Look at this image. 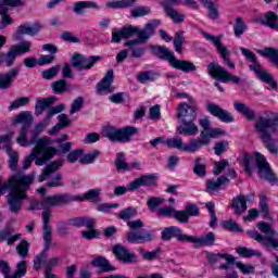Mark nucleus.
<instances>
[{"instance_id":"obj_9","label":"nucleus","mask_w":278,"mask_h":278,"mask_svg":"<svg viewBox=\"0 0 278 278\" xmlns=\"http://www.w3.org/2000/svg\"><path fill=\"white\" fill-rule=\"evenodd\" d=\"M127 225L131 229L127 235V241L131 244H136V242H151L155 238L153 231H138V229L144 227V223L141 219L130 220Z\"/></svg>"},{"instance_id":"obj_58","label":"nucleus","mask_w":278,"mask_h":278,"mask_svg":"<svg viewBox=\"0 0 278 278\" xmlns=\"http://www.w3.org/2000/svg\"><path fill=\"white\" fill-rule=\"evenodd\" d=\"M236 266L239 268L242 275H253L255 273V267L253 265L237 262Z\"/></svg>"},{"instance_id":"obj_52","label":"nucleus","mask_w":278,"mask_h":278,"mask_svg":"<svg viewBox=\"0 0 278 278\" xmlns=\"http://www.w3.org/2000/svg\"><path fill=\"white\" fill-rule=\"evenodd\" d=\"M203 5L208 10V16L212 18V21H216L218 18V7L214 4L211 0L206 2H202Z\"/></svg>"},{"instance_id":"obj_18","label":"nucleus","mask_w":278,"mask_h":278,"mask_svg":"<svg viewBox=\"0 0 278 278\" xmlns=\"http://www.w3.org/2000/svg\"><path fill=\"white\" fill-rule=\"evenodd\" d=\"M206 110L212 116L222 121V123H233V115L228 113L227 110L218 106V104L208 103Z\"/></svg>"},{"instance_id":"obj_60","label":"nucleus","mask_w":278,"mask_h":278,"mask_svg":"<svg viewBox=\"0 0 278 278\" xmlns=\"http://www.w3.org/2000/svg\"><path fill=\"white\" fill-rule=\"evenodd\" d=\"M16 251L21 257H27L29 253V242L27 240H22L20 244L16 247Z\"/></svg>"},{"instance_id":"obj_59","label":"nucleus","mask_w":278,"mask_h":278,"mask_svg":"<svg viewBox=\"0 0 278 278\" xmlns=\"http://www.w3.org/2000/svg\"><path fill=\"white\" fill-rule=\"evenodd\" d=\"M91 266L99 268L98 273H105V257L97 256L91 261Z\"/></svg>"},{"instance_id":"obj_8","label":"nucleus","mask_w":278,"mask_h":278,"mask_svg":"<svg viewBox=\"0 0 278 278\" xmlns=\"http://www.w3.org/2000/svg\"><path fill=\"white\" fill-rule=\"evenodd\" d=\"M71 201V195L63 194H54L47 195L41 201L33 200L29 206V210H43L42 212L49 211L52 214L51 207H60L62 205H68Z\"/></svg>"},{"instance_id":"obj_38","label":"nucleus","mask_w":278,"mask_h":278,"mask_svg":"<svg viewBox=\"0 0 278 278\" xmlns=\"http://www.w3.org/2000/svg\"><path fill=\"white\" fill-rule=\"evenodd\" d=\"M217 52L219 53L220 58H223L224 62L227 64L228 68H236V64L231 62V51L224 46L223 43L216 48Z\"/></svg>"},{"instance_id":"obj_16","label":"nucleus","mask_w":278,"mask_h":278,"mask_svg":"<svg viewBox=\"0 0 278 278\" xmlns=\"http://www.w3.org/2000/svg\"><path fill=\"white\" fill-rule=\"evenodd\" d=\"M31 51V42L23 41L14 45L8 51V64L16 61L17 55H23L24 53H29Z\"/></svg>"},{"instance_id":"obj_1","label":"nucleus","mask_w":278,"mask_h":278,"mask_svg":"<svg viewBox=\"0 0 278 278\" xmlns=\"http://www.w3.org/2000/svg\"><path fill=\"white\" fill-rule=\"evenodd\" d=\"M199 125L203 129L200 134V138L191 139L188 144L184 143L181 137L169 138L165 142L166 147L169 149H178V151H187V153H197L201 147H207V144H210L211 138H218L227 134V130L222 128H212L210 117L199 119Z\"/></svg>"},{"instance_id":"obj_56","label":"nucleus","mask_w":278,"mask_h":278,"mask_svg":"<svg viewBox=\"0 0 278 278\" xmlns=\"http://www.w3.org/2000/svg\"><path fill=\"white\" fill-rule=\"evenodd\" d=\"M177 210H175V207L173 206H163L159 210H156V214L157 216H165L166 218H170V217H175V212Z\"/></svg>"},{"instance_id":"obj_64","label":"nucleus","mask_w":278,"mask_h":278,"mask_svg":"<svg viewBox=\"0 0 278 278\" xmlns=\"http://www.w3.org/2000/svg\"><path fill=\"white\" fill-rule=\"evenodd\" d=\"M137 212L134 207H127L119 212V218L122 220H129V218H134L136 216Z\"/></svg>"},{"instance_id":"obj_25","label":"nucleus","mask_w":278,"mask_h":278,"mask_svg":"<svg viewBox=\"0 0 278 278\" xmlns=\"http://www.w3.org/2000/svg\"><path fill=\"white\" fill-rule=\"evenodd\" d=\"M251 201L249 195L239 194L232 199V210H235V214L237 216H242L244 212H247L248 206L247 203Z\"/></svg>"},{"instance_id":"obj_20","label":"nucleus","mask_w":278,"mask_h":278,"mask_svg":"<svg viewBox=\"0 0 278 278\" xmlns=\"http://www.w3.org/2000/svg\"><path fill=\"white\" fill-rule=\"evenodd\" d=\"M155 184H157V176L155 174L143 175L131 181L128 186V190H138L141 186L153 187Z\"/></svg>"},{"instance_id":"obj_54","label":"nucleus","mask_w":278,"mask_h":278,"mask_svg":"<svg viewBox=\"0 0 278 278\" xmlns=\"http://www.w3.org/2000/svg\"><path fill=\"white\" fill-rule=\"evenodd\" d=\"M130 14L135 18H138L140 16H147L148 14H151V8H149V7H136L135 9H131Z\"/></svg>"},{"instance_id":"obj_40","label":"nucleus","mask_w":278,"mask_h":278,"mask_svg":"<svg viewBox=\"0 0 278 278\" xmlns=\"http://www.w3.org/2000/svg\"><path fill=\"white\" fill-rule=\"evenodd\" d=\"M17 177H34V179H36V176H34V174H30V175L17 174V175L11 177L8 182H4V184L0 182L1 194H3L5 192V190H9V188L11 190L10 194L14 193V181H12V180L16 179Z\"/></svg>"},{"instance_id":"obj_6","label":"nucleus","mask_w":278,"mask_h":278,"mask_svg":"<svg viewBox=\"0 0 278 278\" xmlns=\"http://www.w3.org/2000/svg\"><path fill=\"white\" fill-rule=\"evenodd\" d=\"M257 229L262 231L266 237H263L257 230H248L247 235L252 240H255L263 247H271V249H278V232L273 228V224L266 222H260L256 225Z\"/></svg>"},{"instance_id":"obj_14","label":"nucleus","mask_w":278,"mask_h":278,"mask_svg":"<svg viewBox=\"0 0 278 278\" xmlns=\"http://www.w3.org/2000/svg\"><path fill=\"white\" fill-rule=\"evenodd\" d=\"M12 268L10 264L5 261H0V273L4 275V278H22L27 275V262L21 261L17 266L16 270L13 274H10Z\"/></svg>"},{"instance_id":"obj_23","label":"nucleus","mask_w":278,"mask_h":278,"mask_svg":"<svg viewBox=\"0 0 278 278\" xmlns=\"http://www.w3.org/2000/svg\"><path fill=\"white\" fill-rule=\"evenodd\" d=\"M41 220L43 223V240L46 242L47 249L51 247L52 230H51V213L49 211L41 213Z\"/></svg>"},{"instance_id":"obj_34","label":"nucleus","mask_w":278,"mask_h":278,"mask_svg":"<svg viewBox=\"0 0 278 278\" xmlns=\"http://www.w3.org/2000/svg\"><path fill=\"white\" fill-rule=\"evenodd\" d=\"M74 201H92L93 203H99L101 201V190L99 189H91L87 191L84 197L76 195Z\"/></svg>"},{"instance_id":"obj_26","label":"nucleus","mask_w":278,"mask_h":278,"mask_svg":"<svg viewBox=\"0 0 278 278\" xmlns=\"http://www.w3.org/2000/svg\"><path fill=\"white\" fill-rule=\"evenodd\" d=\"M138 34V27L128 26L124 27L121 30H113L111 42H121L123 38H134Z\"/></svg>"},{"instance_id":"obj_50","label":"nucleus","mask_w":278,"mask_h":278,"mask_svg":"<svg viewBox=\"0 0 278 278\" xmlns=\"http://www.w3.org/2000/svg\"><path fill=\"white\" fill-rule=\"evenodd\" d=\"M222 227H224L228 231H236L238 233H242V231H244L242 230V227H240V225L233 219L222 222Z\"/></svg>"},{"instance_id":"obj_43","label":"nucleus","mask_w":278,"mask_h":278,"mask_svg":"<svg viewBox=\"0 0 278 278\" xmlns=\"http://www.w3.org/2000/svg\"><path fill=\"white\" fill-rule=\"evenodd\" d=\"M157 77H160V74L151 71L140 72L137 75V79L140 84H149V81H154V79H157Z\"/></svg>"},{"instance_id":"obj_39","label":"nucleus","mask_w":278,"mask_h":278,"mask_svg":"<svg viewBox=\"0 0 278 278\" xmlns=\"http://www.w3.org/2000/svg\"><path fill=\"white\" fill-rule=\"evenodd\" d=\"M55 103V98H42L39 99L36 103V114L40 115L45 112V110H48V108H51Z\"/></svg>"},{"instance_id":"obj_12","label":"nucleus","mask_w":278,"mask_h":278,"mask_svg":"<svg viewBox=\"0 0 278 278\" xmlns=\"http://www.w3.org/2000/svg\"><path fill=\"white\" fill-rule=\"evenodd\" d=\"M255 160L261 179H266V181H278L277 177H275V174L273 173V169L270 168V164H268V161H266V156L256 152Z\"/></svg>"},{"instance_id":"obj_47","label":"nucleus","mask_w":278,"mask_h":278,"mask_svg":"<svg viewBox=\"0 0 278 278\" xmlns=\"http://www.w3.org/2000/svg\"><path fill=\"white\" fill-rule=\"evenodd\" d=\"M13 77H16V72L1 74L0 75V89L4 90L5 88H10V84H12Z\"/></svg>"},{"instance_id":"obj_55","label":"nucleus","mask_w":278,"mask_h":278,"mask_svg":"<svg viewBox=\"0 0 278 278\" xmlns=\"http://www.w3.org/2000/svg\"><path fill=\"white\" fill-rule=\"evenodd\" d=\"M214 202L206 203V208L211 214L210 227H212L213 229H215L216 225H218V218L216 217V211L214 210Z\"/></svg>"},{"instance_id":"obj_33","label":"nucleus","mask_w":278,"mask_h":278,"mask_svg":"<svg viewBox=\"0 0 278 278\" xmlns=\"http://www.w3.org/2000/svg\"><path fill=\"white\" fill-rule=\"evenodd\" d=\"M257 53L258 55H262V58H268L275 68H278V48H264L262 50H257Z\"/></svg>"},{"instance_id":"obj_42","label":"nucleus","mask_w":278,"mask_h":278,"mask_svg":"<svg viewBox=\"0 0 278 278\" xmlns=\"http://www.w3.org/2000/svg\"><path fill=\"white\" fill-rule=\"evenodd\" d=\"M14 125H18L23 123L24 125L27 126V129H29V125L34 123V117L29 112H22L17 116L14 117L13 119Z\"/></svg>"},{"instance_id":"obj_19","label":"nucleus","mask_w":278,"mask_h":278,"mask_svg":"<svg viewBox=\"0 0 278 278\" xmlns=\"http://www.w3.org/2000/svg\"><path fill=\"white\" fill-rule=\"evenodd\" d=\"M172 238H177L179 242H188L190 236L181 233L177 226L167 227L161 232V240L168 241Z\"/></svg>"},{"instance_id":"obj_51","label":"nucleus","mask_w":278,"mask_h":278,"mask_svg":"<svg viewBox=\"0 0 278 278\" xmlns=\"http://www.w3.org/2000/svg\"><path fill=\"white\" fill-rule=\"evenodd\" d=\"M139 253H140L142 260H147V261L151 262L152 260H157V257H160V253H162V251L160 249H157V250L150 252L144 249H139Z\"/></svg>"},{"instance_id":"obj_5","label":"nucleus","mask_w":278,"mask_h":278,"mask_svg":"<svg viewBox=\"0 0 278 278\" xmlns=\"http://www.w3.org/2000/svg\"><path fill=\"white\" fill-rule=\"evenodd\" d=\"M13 193L9 194L8 204L14 214L21 212L22 200L25 199V190H29V186L34 184V177L18 176L13 180Z\"/></svg>"},{"instance_id":"obj_29","label":"nucleus","mask_w":278,"mask_h":278,"mask_svg":"<svg viewBox=\"0 0 278 278\" xmlns=\"http://www.w3.org/2000/svg\"><path fill=\"white\" fill-rule=\"evenodd\" d=\"M239 49L241 51V55H243V58H245V60H249V62L251 63V71H262V64H260V61H257V55H255L253 51L244 47H241Z\"/></svg>"},{"instance_id":"obj_32","label":"nucleus","mask_w":278,"mask_h":278,"mask_svg":"<svg viewBox=\"0 0 278 278\" xmlns=\"http://www.w3.org/2000/svg\"><path fill=\"white\" fill-rule=\"evenodd\" d=\"M260 23L278 31V15L273 11L266 12L264 16L260 18Z\"/></svg>"},{"instance_id":"obj_4","label":"nucleus","mask_w":278,"mask_h":278,"mask_svg":"<svg viewBox=\"0 0 278 278\" xmlns=\"http://www.w3.org/2000/svg\"><path fill=\"white\" fill-rule=\"evenodd\" d=\"M58 153V149L51 147V139L48 137L40 138L31 153L24 160L23 168L27 170L35 160L36 166H45L47 160H51Z\"/></svg>"},{"instance_id":"obj_13","label":"nucleus","mask_w":278,"mask_h":278,"mask_svg":"<svg viewBox=\"0 0 278 278\" xmlns=\"http://www.w3.org/2000/svg\"><path fill=\"white\" fill-rule=\"evenodd\" d=\"M160 27V21L154 20L150 23H148L144 27V29H139L137 31V36L139 39L129 40L126 45H140V42H146L155 34V29Z\"/></svg>"},{"instance_id":"obj_44","label":"nucleus","mask_w":278,"mask_h":278,"mask_svg":"<svg viewBox=\"0 0 278 278\" xmlns=\"http://www.w3.org/2000/svg\"><path fill=\"white\" fill-rule=\"evenodd\" d=\"M115 165L117 170H131L129 163H127V159L123 152H118L116 154Z\"/></svg>"},{"instance_id":"obj_31","label":"nucleus","mask_w":278,"mask_h":278,"mask_svg":"<svg viewBox=\"0 0 278 278\" xmlns=\"http://www.w3.org/2000/svg\"><path fill=\"white\" fill-rule=\"evenodd\" d=\"M62 166H64V161H62V160L53 161L52 163L47 165L38 178L39 181H45V180L49 179V177H51V175H53V173H55V170H58L59 168H62Z\"/></svg>"},{"instance_id":"obj_30","label":"nucleus","mask_w":278,"mask_h":278,"mask_svg":"<svg viewBox=\"0 0 278 278\" xmlns=\"http://www.w3.org/2000/svg\"><path fill=\"white\" fill-rule=\"evenodd\" d=\"M239 49L241 51V55H243V58H245V60H249V62L251 63V71H262V64H260V61H257V55H255L253 51L244 47H241Z\"/></svg>"},{"instance_id":"obj_46","label":"nucleus","mask_w":278,"mask_h":278,"mask_svg":"<svg viewBox=\"0 0 278 278\" xmlns=\"http://www.w3.org/2000/svg\"><path fill=\"white\" fill-rule=\"evenodd\" d=\"M237 253H238L241 257H260V256L262 255V252H260V251H257V250L244 248V247L238 248V249H237Z\"/></svg>"},{"instance_id":"obj_41","label":"nucleus","mask_w":278,"mask_h":278,"mask_svg":"<svg viewBox=\"0 0 278 278\" xmlns=\"http://www.w3.org/2000/svg\"><path fill=\"white\" fill-rule=\"evenodd\" d=\"M193 173L197 177H205L207 175V165L203 163V159L198 157L194 160Z\"/></svg>"},{"instance_id":"obj_37","label":"nucleus","mask_w":278,"mask_h":278,"mask_svg":"<svg viewBox=\"0 0 278 278\" xmlns=\"http://www.w3.org/2000/svg\"><path fill=\"white\" fill-rule=\"evenodd\" d=\"M232 29L236 38H242V35L244 34V31H247V29H249V27L247 26L244 18L238 16L235 18Z\"/></svg>"},{"instance_id":"obj_45","label":"nucleus","mask_w":278,"mask_h":278,"mask_svg":"<svg viewBox=\"0 0 278 278\" xmlns=\"http://www.w3.org/2000/svg\"><path fill=\"white\" fill-rule=\"evenodd\" d=\"M136 3V0H115L106 3L108 8L116 10L118 8H131Z\"/></svg>"},{"instance_id":"obj_21","label":"nucleus","mask_w":278,"mask_h":278,"mask_svg":"<svg viewBox=\"0 0 278 278\" xmlns=\"http://www.w3.org/2000/svg\"><path fill=\"white\" fill-rule=\"evenodd\" d=\"M113 253L117 260H119V262H124V264H136V254L121 244H117L113 248Z\"/></svg>"},{"instance_id":"obj_2","label":"nucleus","mask_w":278,"mask_h":278,"mask_svg":"<svg viewBox=\"0 0 278 278\" xmlns=\"http://www.w3.org/2000/svg\"><path fill=\"white\" fill-rule=\"evenodd\" d=\"M266 117H258L255 129L258 138L262 140L263 144L271 155H278V147L273 139L271 134L278 136V114L275 112H267Z\"/></svg>"},{"instance_id":"obj_63","label":"nucleus","mask_w":278,"mask_h":278,"mask_svg":"<svg viewBox=\"0 0 278 278\" xmlns=\"http://www.w3.org/2000/svg\"><path fill=\"white\" fill-rule=\"evenodd\" d=\"M0 16H2V23H0V29H5L7 25H12V17L8 15L7 8L0 11Z\"/></svg>"},{"instance_id":"obj_17","label":"nucleus","mask_w":278,"mask_h":278,"mask_svg":"<svg viewBox=\"0 0 278 278\" xmlns=\"http://www.w3.org/2000/svg\"><path fill=\"white\" fill-rule=\"evenodd\" d=\"M223 173H225V175H227V177H230L231 179H236V177H238V174H236V169L231 167L229 161L225 159L215 162V165L213 167V175H215V177H218V175H223Z\"/></svg>"},{"instance_id":"obj_62","label":"nucleus","mask_w":278,"mask_h":278,"mask_svg":"<svg viewBox=\"0 0 278 278\" xmlns=\"http://www.w3.org/2000/svg\"><path fill=\"white\" fill-rule=\"evenodd\" d=\"M83 156H84V150L81 149L74 150L67 154V161L71 164H75V162H77V160H81Z\"/></svg>"},{"instance_id":"obj_36","label":"nucleus","mask_w":278,"mask_h":278,"mask_svg":"<svg viewBox=\"0 0 278 278\" xmlns=\"http://www.w3.org/2000/svg\"><path fill=\"white\" fill-rule=\"evenodd\" d=\"M255 75L260 81H263V84H267V86H270L273 90H277V81L275 78H273V75H270L266 71H255Z\"/></svg>"},{"instance_id":"obj_11","label":"nucleus","mask_w":278,"mask_h":278,"mask_svg":"<svg viewBox=\"0 0 278 278\" xmlns=\"http://www.w3.org/2000/svg\"><path fill=\"white\" fill-rule=\"evenodd\" d=\"M101 60H103V58L99 55L86 56V54L76 52L72 55L70 64L73 68H77V71H90V68H92L97 62H101Z\"/></svg>"},{"instance_id":"obj_27","label":"nucleus","mask_w":278,"mask_h":278,"mask_svg":"<svg viewBox=\"0 0 278 278\" xmlns=\"http://www.w3.org/2000/svg\"><path fill=\"white\" fill-rule=\"evenodd\" d=\"M188 242H193V244H199L200 247H212L216 242V236L214 232H208L204 237L189 236Z\"/></svg>"},{"instance_id":"obj_15","label":"nucleus","mask_w":278,"mask_h":278,"mask_svg":"<svg viewBox=\"0 0 278 278\" xmlns=\"http://www.w3.org/2000/svg\"><path fill=\"white\" fill-rule=\"evenodd\" d=\"M208 75L216 81H222V84H229L231 81L236 86H242L244 84V79L238 76H233L231 73L227 71H210Z\"/></svg>"},{"instance_id":"obj_22","label":"nucleus","mask_w":278,"mask_h":278,"mask_svg":"<svg viewBox=\"0 0 278 278\" xmlns=\"http://www.w3.org/2000/svg\"><path fill=\"white\" fill-rule=\"evenodd\" d=\"M177 3H179V0H166L164 4V10L167 16H169V18H172L174 23L179 24L186 21V15L170 7V5H177Z\"/></svg>"},{"instance_id":"obj_24","label":"nucleus","mask_w":278,"mask_h":278,"mask_svg":"<svg viewBox=\"0 0 278 278\" xmlns=\"http://www.w3.org/2000/svg\"><path fill=\"white\" fill-rule=\"evenodd\" d=\"M42 29L40 24H34L33 26L29 25H21L18 26L15 35L13 36L14 40H21L23 36H36Z\"/></svg>"},{"instance_id":"obj_53","label":"nucleus","mask_w":278,"mask_h":278,"mask_svg":"<svg viewBox=\"0 0 278 278\" xmlns=\"http://www.w3.org/2000/svg\"><path fill=\"white\" fill-rule=\"evenodd\" d=\"M223 260L226 261V263H223L219 265V270H229L233 267V264H237L236 257L231 254H224Z\"/></svg>"},{"instance_id":"obj_10","label":"nucleus","mask_w":278,"mask_h":278,"mask_svg":"<svg viewBox=\"0 0 278 278\" xmlns=\"http://www.w3.org/2000/svg\"><path fill=\"white\" fill-rule=\"evenodd\" d=\"M136 134H138V128L132 126L116 129V127L108 124L105 127V137L109 138L111 142H129Z\"/></svg>"},{"instance_id":"obj_49","label":"nucleus","mask_w":278,"mask_h":278,"mask_svg":"<svg viewBox=\"0 0 278 278\" xmlns=\"http://www.w3.org/2000/svg\"><path fill=\"white\" fill-rule=\"evenodd\" d=\"M86 8H99V5H97V3L92 2V1H80V2H76L74 4V12L76 14H81V12H84V10H86Z\"/></svg>"},{"instance_id":"obj_61","label":"nucleus","mask_w":278,"mask_h":278,"mask_svg":"<svg viewBox=\"0 0 278 278\" xmlns=\"http://www.w3.org/2000/svg\"><path fill=\"white\" fill-rule=\"evenodd\" d=\"M229 149V141H219L214 146L215 155H223Z\"/></svg>"},{"instance_id":"obj_28","label":"nucleus","mask_w":278,"mask_h":278,"mask_svg":"<svg viewBox=\"0 0 278 278\" xmlns=\"http://www.w3.org/2000/svg\"><path fill=\"white\" fill-rule=\"evenodd\" d=\"M225 184H229V178H227V176H219L216 180L207 179L206 192H208V194H214V192H218L220 186H225Z\"/></svg>"},{"instance_id":"obj_7","label":"nucleus","mask_w":278,"mask_h":278,"mask_svg":"<svg viewBox=\"0 0 278 278\" xmlns=\"http://www.w3.org/2000/svg\"><path fill=\"white\" fill-rule=\"evenodd\" d=\"M154 55L161 58L162 60H167L173 68L177 71H197L194 63L190 61L177 60L173 51L168 50L166 47L156 46L152 48Z\"/></svg>"},{"instance_id":"obj_48","label":"nucleus","mask_w":278,"mask_h":278,"mask_svg":"<svg viewBox=\"0 0 278 278\" xmlns=\"http://www.w3.org/2000/svg\"><path fill=\"white\" fill-rule=\"evenodd\" d=\"M166 200L164 198L151 197L148 199L147 205L150 212H157V207L163 205Z\"/></svg>"},{"instance_id":"obj_57","label":"nucleus","mask_w":278,"mask_h":278,"mask_svg":"<svg viewBox=\"0 0 278 278\" xmlns=\"http://www.w3.org/2000/svg\"><path fill=\"white\" fill-rule=\"evenodd\" d=\"M51 88L53 92H56V94H63V92H66V80H58L52 83Z\"/></svg>"},{"instance_id":"obj_35","label":"nucleus","mask_w":278,"mask_h":278,"mask_svg":"<svg viewBox=\"0 0 278 278\" xmlns=\"http://www.w3.org/2000/svg\"><path fill=\"white\" fill-rule=\"evenodd\" d=\"M235 110L245 116L248 121H255V111L249 108L245 103L235 102Z\"/></svg>"},{"instance_id":"obj_3","label":"nucleus","mask_w":278,"mask_h":278,"mask_svg":"<svg viewBox=\"0 0 278 278\" xmlns=\"http://www.w3.org/2000/svg\"><path fill=\"white\" fill-rule=\"evenodd\" d=\"M188 101L189 104L182 102L178 105L177 118L184 126H178L177 131L185 136H197L199 134V126L194 122L197 121L199 106L193 98H189Z\"/></svg>"}]
</instances>
